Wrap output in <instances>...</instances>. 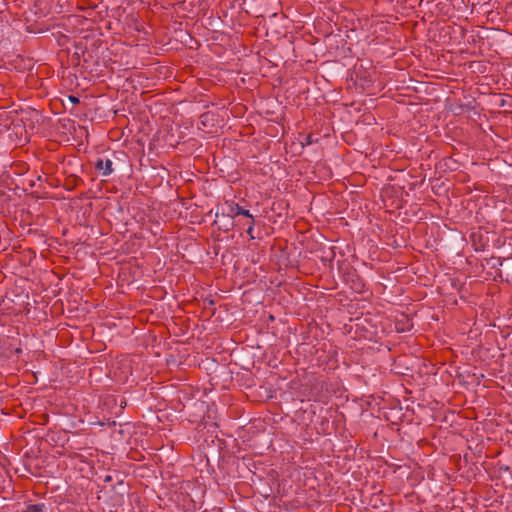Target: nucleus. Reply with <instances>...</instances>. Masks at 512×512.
<instances>
[{"label":"nucleus","mask_w":512,"mask_h":512,"mask_svg":"<svg viewBox=\"0 0 512 512\" xmlns=\"http://www.w3.org/2000/svg\"><path fill=\"white\" fill-rule=\"evenodd\" d=\"M129 492V484L123 479H116L113 485H104L98 499L104 498L105 502L113 508L120 507L124 504L125 495Z\"/></svg>","instance_id":"1"},{"label":"nucleus","mask_w":512,"mask_h":512,"mask_svg":"<svg viewBox=\"0 0 512 512\" xmlns=\"http://www.w3.org/2000/svg\"><path fill=\"white\" fill-rule=\"evenodd\" d=\"M341 272L344 282L349 285L354 292L361 294L365 291L364 280L353 266L346 265L345 267H341Z\"/></svg>","instance_id":"2"},{"label":"nucleus","mask_w":512,"mask_h":512,"mask_svg":"<svg viewBox=\"0 0 512 512\" xmlns=\"http://www.w3.org/2000/svg\"><path fill=\"white\" fill-rule=\"evenodd\" d=\"M255 224H256L255 218H252V219H250V225H248V227L246 228V232L249 235L251 240L256 238L255 235H254V226H255Z\"/></svg>","instance_id":"10"},{"label":"nucleus","mask_w":512,"mask_h":512,"mask_svg":"<svg viewBox=\"0 0 512 512\" xmlns=\"http://www.w3.org/2000/svg\"><path fill=\"white\" fill-rule=\"evenodd\" d=\"M312 143V135H307L306 136V144H311Z\"/></svg>","instance_id":"14"},{"label":"nucleus","mask_w":512,"mask_h":512,"mask_svg":"<svg viewBox=\"0 0 512 512\" xmlns=\"http://www.w3.org/2000/svg\"><path fill=\"white\" fill-rule=\"evenodd\" d=\"M116 479H118V475H116V477H114L113 475H106L104 477V483L107 484V483H110V482H112V481H114Z\"/></svg>","instance_id":"12"},{"label":"nucleus","mask_w":512,"mask_h":512,"mask_svg":"<svg viewBox=\"0 0 512 512\" xmlns=\"http://www.w3.org/2000/svg\"><path fill=\"white\" fill-rule=\"evenodd\" d=\"M18 512H48V508L44 503L27 504L22 511Z\"/></svg>","instance_id":"6"},{"label":"nucleus","mask_w":512,"mask_h":512,"mask_svg":"<svg viewBox=\"0 0 512 512\" xmlns=\"http://www.w3.org/2000/svg\"><path fill=\"white\" fill-rule=\"evenodd\" d=\"M14 352H15V354L19 355V354H21V353H22V349H21L20 347H18V348H16V349L14 350Z\"/></svg>","instance_id":"15"},{"label":"nucleus","mask_w":512,"mask_h":512,"mask_svg":"<svg viewBox=\"0 0 512 512\" xmlns=\"http://www.w3.org/2000/svg\"><path fill=\"white\" fill-rule=\"evenodd\" d=\"M227 205V213L228 216H231L232 218L242 215L246 217L247 219H252L254 216L250 214V211L247 209H244L242 206H240L238 203H235L234 201H226L225 203Z\"/></svg>","instance_id":"3"},{"label":"nucleus","mask_w":512,"mask_h":512,"mask_svg":"<svg viewBox=\"0 0 512 512\" xmlns=\"http://www.w3.org/2000/svg\"><path fill=\"white\" fill-rule=\"evenodd\" d=\"M243 225L248 227V225H250V219H248Z\"/></svg>","instance_id":"16"},{"label":"nucleus","mask_w":512,"mask_h":512,"mask_svg":"<svg viewBox=\"0 0 512 512\" xmlns=\"http://www.w3.org/2000/svg\"><path fill=\"white\" fill-rule=\"evenodd\" d=\"M476 251L484 250L485 245L481 241V236L476 233H472L470 236Z\"/></svg>","instance_id":"7"},{"label":"nucleus","mask_w":512,"mask_h":512,"mask_svg":"<svg viewBox=\"0 0 512 512\" xmlns=\"http://www.w3.org/2000/svg\"><path fill=\"white\" fill-rule=\"evenodd\" d=\"M94 167L103 176H108L113 172V162L110 159L97 158Z\"/></svg>","instance_id":"5"},{"label":"nucleus","mask_w":512,"mask_h":512,"mask_svg":"<svg viewBox=\"0 0 512 512\" xmlns=\"http://www.w3.org/2000/svg\"><path fill=\"white\" fill-rule=\"evenodd\" d=\"M492 260H494V258H492ZM495 261L496 263H493L492 267H495L496 264H498L504 268V275L502 272H499V277L502 280L504 279L506 282L512 280V261L507 259L500 260V258L495 259Z\"/></svg>","instance_id":"4"},{"label":"nucleus","mask_w":512,"mask_h":512,"mask_svg":"<svg viewBox=\"0 0 512 512\" xmlns=\"http://www.w3.org/2000/svg\"><path fill=\"white\" fill-rule=\"evenodd\" d=\"M76 51L72 55V62L74 65L79 64L80 54H84V47L82 46V43L75 45Z\"/></svg>","instance_id":"9"},{"label":"nucleus","mask_w":512,"mask_h":512,"mask_svg":"<svg viewBox=\"0 0 512 512\" xmlns=\"http://www.w3.org/2000/svg\"><path fill=\"white\" fill-rule=\"evenodd\" d=\"M68 98H69V100H70L72 103H74V104L79 103V98H78V97H76V96L70 95Z\"/></svg>","instance_id":"13"},{"label":"nucleus","mask_w":512,"mask_h":512,"mask_svg":"<svg viewBox=\"0 0 512 512\" xmlns=\"http://www.w3.org/2000/svg\"><path fill=\"white\" fill-rule=\"evenodd\" d=\"M81 181V179L77 177H73L71 180H68L66 185H71V188L77 185V182Z\"/></svg>","instance_id":"11"},{"label":"nucleus","mask_w":512,"mask_h":512,"mask_svg":"<svg viewBox=\"0 0 512 512\" xmlns=\"http://www.w3.org/2000/svg\"><path fill=\"white\" fill-rule=\"evenodd\" d=\"M221 217L224 222L223 231L227 232L234 226L233 218L231 216H228V213H222Z\"/></svg>","instance_id":"8"},{"label":"nucleus","mask_w":512,"mask_h":512,"mask_svg":"<svg viewBox=\"0 0 512 512\" xmlns=\"http://www.w3.org/2000/svg\"><path fill=\"white\" fill-rule=\"evenodd\" d=\"M207 116H208L207 114H203V115H201V119L203 120V119H205Z\"/></svg>","instance_id":"17"}]
</instances>
